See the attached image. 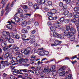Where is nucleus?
I'll return each mask as SVG.
<instances>
[{"label": "nucleus", "mask_w": 79, "mask_h": 79, "mask_svg": "<svg viewBox=\"0 0 79 79\" xmlns=\"http://www.w3.org/2000/svg\"><path fill=\"white\" fill-rule=\"evenodd\" d=\"M10 64V63L8 62V61H1V64L0 65V68L1 69H4L5 67L6 66H8Z\"/></svg>", "instance_id": "obj_1"}, {"label": "nucleus", "mask_w": 79, "mask_h": 79, "mask_svg": "<svg viewBox=\"0 0 79 79\" xmlns=\"http://www.w3.org/2000/svg\"><path fill=\"white\" fill-rule=\"evenodd\" d=\"M7 43L6 42H2L1 44V45L2 47H4L5 46L4 48H3L2 50H4V51H5L6 53H9L10 52V49H8V48H6V45Z\"/></svg>", "instance_id": "obj_2"}, {"label": "nucleus", "mask_w": 79, "mask_h": 79, "mask_svg": "<svg viewBox=\"0 0 79 79\" xmlns=\"http://www.w3.org/2000/svg\"><path fill=\"white\" fill-rule=\"evenodd\" d=\"M5 33L6 34V35L8 36V37H7V39H8V40H10V35L9 32H6L5 31H3V36H4V37H5V35H4Z\"/></svg>", "instance_id": "obj_6"}, {"label": "nucleus", "mask_w": 79, "mask_h": 79, "mask_svg": "<svg viewBox=\"0 0 79 79\" xmlns=\"http://www.w3.org/2000/svg\"><path fill=\"white\" fill-rule=\"evenodd\" d=\"M61 43H62V41L58 40H56L54 42V44H55L56 45H60V44H61Z\"/></svg>", "instance_id": "obj_11"}, {"label": "nucleus", "mask_w": 79, "mask_h": 79, "mask_svg": "<svg viewBox=\"0 0 79 79\" xmlns=\"http://www.w3.org/2000/svg\"><path fill=\"white\" fill-rule=\"evenodd\" d=\"M62 70H61V69H59L58 71H57V73H59L60 74V73H61V71Z\"/></svg>", "instance_id": "obj_60"}, {"label": "nucleus", "mask_w": 79, "mask_h": 79, "mask_svg": "<svg viewBox=\"0 0 79 79\" xmlns=\"http://www.w3.org/2000/svg\"><path fill=\"white\" fill-rule=\"evenodd\" d=\"M48 3L49 5H52V1H49L48 2Z\"/></svg>", "instance_id": "obj_58"}, {"label": "nucleus", "mask_w": 79, "mask_h": 79, "mask_svg": "<svg viewBox=\"0 0 79 79\" xmlns=\"http://www.w3.org/2000/svg\"><path fill=\"white\" fill-rule=\"evenodd\" d=\"M60 21L61 22V23H63L64 21V17H61L60 18Z\"/></svg>", "instance_id": "obj_28"}, {"label": "nucleus", "mask_w": 79, "mask_h": 79, "mask_svg": "<svg viewBox=\"0 0 79 79\" xmlns=\"http://www.w3.org/2000/svg\"><path fill=\"white\" fill-rule=\"evenodd\" d=\"M26 37V36L25 34L23 35L22 36V40H29V39L28 38L27 39H25V38Z\"/></svg>", "instance_id": "obj_18"}, {"label": "nucleus", "mask_w": 79, "mask_h": 79, "mask_svg": "<svg viewBox=\"0 0 79 79\" xmlns=\"http://www.w3.org/2000/svg\"><path fill=\"white\" fill-rule=\"evenodd\" d=\"M35 42V41L33 40H31L30 41V42L31 44H34Z\"/></svg>", "instance_id": "obj_57"}, {"label": "nucleus", "mask_w": 79, "mask_h": 79, "mask_svg": "<svg viewBox=\"0 0 79 79\" xmlns=\"http://www.w3.org/2000/svg\"><path fill=\"white\" fill-rule=\"evenodd\" d=\"M31 50V48L30 47H28L27 48L26 50L25 49H22L21 52L22 53H24L25 55H27L29 53L30 51Z\"/></svg>", "instance_id": "obj_3"}, {"label": "nucleus", "mask_w": 79, "mask_h": 79, "mask_svg": "<svg viewBox=\"0 0 79 79\" xmlns=\"http://www.w3.org/2000/svg\"><path fill=\"white\" fill-rule=\"evenodd\" d=\"M45 1V0H43ZM42 2H43V0H37V3L38 5H41L42 3Z\"/></svg>", "instance_id": "obj_21"}, {"label": "nucleus", "mask_w": 79, "mask_h": 79, "mask_svg": "<svg viewBox=\"0 0 79 79\" xmlns=\"http://www.w3.org/2000/svg\"><path fill=\"white\" fill-rule=\"evenodd\" d=\"M30 39H32L34 38V35H31L30 37Z\"/></svg>", "instance_id": "obj_54"}, {"label": "nucleus", "mask_w": 79, "mask_h": 79, "mask_svg": "<svg viewBox=\"0 0 79 79\" xmlns=\"http://www.w3.org/2000/svg\"><path fill=\"white\" fill-rule=\"evenodd\" d=\"M5 56L6 57V58H8V57H9V58L10 59H12L13 58V55H12V53H10L8 54V56Z\"/></svg>", "instance_id": "obj_10"}, {"label": "nucleus", "mask_w": 79, "mask_h": 79, "mask_svg": "<svg viewBox=\"0 0 79 79\" xmlns=\"http://www.w3.org/2000/svg\"><path fill=\"white\" fill-rule=\"evenodd\" d=\"M69 13V11H68L67 10L66 11H65L64 13V15L65 16H66L67 15H68V14Z\"/></svg>", "instance_id": "obj_36"}, {"label": "nucleus", "mask_w": 79, "mask_h": 79, "mask_svg": "<svg viewBox=\"0 0 79 79\" xmlns=\"http://www.w3.org/2000/svg\"><path fill=\"white\" fill-rule=\"evenodd\" d=\"M63 3L61 2H60L59 4V6H60V7H63Z\"/></svg>", "instance_id": "obj_47"}, {"label": "nucleus", "mask_w": 79, "mask_h": 79, "mask_svg": "<svg viewBox=\"0 0 79 79\" xmlns=\"http://www.w3.org/2000/svg\"><path fill=\"white\" fill-rule=\"evenodd\" d=\"M25 15H27L28 17H31V15H32V14H25Z\"/></svg>", "instance_id": "obj_51"}, {"label": "nucleus", "mask_w": 79, "mask_h": 79, "mask_svg": "<svg viewBox=\"0 0 79 79\" xmlns=\"http://www.w3.org/2000/svg\"><path fill=\"white\" fill-rule=\"evenodd\" d=\"M50 29L51 31H55V28L53 26H51Z\"/></svg>", "instance_id": "obj_33"}, {"label": "nucleus", "mask_w": 79, "mask_h": 79, "mask_svg": "<svg viewBox=\"0 0 79 79\" xmlns=\"http://www.w3.org/2000/svg\"><path fill=\"white\" fill-rule=\"evenodd\" d=\"M73 17L74 18H78L79 17V16L77 15V12H75L73 13Z\"/></svg>", "instance_id": "obj_12"}, {"label": "nucleus", "mask_w": 79, "mask_h": 79, "mask_svg": "<svg viewBox=\"0 0 79 79\" xmlns=\"http://www.w3.org/2000/svg\"><path fill=\"white\" fill-rule=\"evenodd\" d=\"M15 51H19V48L18 47H16L15 48Z\"/></svg>", "instance_id": "obj_55"}, {"label": "nucleus", "mask_w": 79, "mask_h": 79, "mask_svg": "<svg viewBox=\"0 0 79 79\" xmlns=\"http://www.w3.org/2000/svg\"><path fill=\"white\" fill-rule=\"evenodd\" d=\"M70 40H75V35L72 34V35H70V36L69 37Z\"/></svg>", "instance_id": "obj_15"}, {"label": "nucleus", "mask_w": 79, "mask_h": 79, "mask_svg": "<svg viewBox=\"0 0 79 79\" xmlns=\"http://www.w3.org/2000/svg\"><path fill=\"white\" fill-rule=\"evenodd\" d=\"M62 7L63 8V9H67V8H68V6H67V5H64L62 6Z\"/></svg>", "instance_id": "obj_50"}, {"label": "nucleus", "mask_w": 79, "mask_h": 79, "mask_svg": "<svg viewBox=\"0 0 79 79\" xmlns=\"http://www.w3.org/2000/svg\"><path fill=\"white\" fill-rule=\"evenodd\" d=\"M65 29H66V31H69V29H70V27L69 25H65Z\"/></svg>", "instance_id": "obj_26"}, {"label": "nucleus", "mask_w": 79, "mask_h": 79, "mask_svg": "<svg viewBox=\"0 0 79 79\" xmlns=\"http://www.w3.org/2000/svg\"><path fill=\"white\" fill-rule=\"evenodd\" d=\"M53 25L55 27L57 28L58 29H61L62 28V27L61 25L57 24L56 23H54Z\"/></svg>", "instance_id": "obj_7"}, {"label": "nucleus", "mask_w": 79, "mask_h": 79, "mask_svg": "<svg viewBox=\"0 0 79 79\" xmlns=\"http://www.w3.org/2000/svg\"><path fill=\"white\" fill-rule=\"evenodd\" d=\"M58 38H59L60 39H63V35L62 34H60L58 35Z\"/></svg>", "instance_id": "obj_41"}, {"label": "nucleus", "mask_w": 79, "mask_h": 79, "mask_svg": "<svg viewBox=\"0 0 79 79\" xmlns=\"http://www.w3.org/2000/svg\"><path fill=\"white\" fill-rule=\"evenodd\" d=\"M22 8L24 9H30V7L27 5L23 6Z\"/></svg>", "instance_id": "obj_24"}, {"label": "nucleus", "mask_w": 79, "mask_h": 79, "mask_svg": "<svg viewBox=\"0 0 79 79\" xmlns=\"http://www.w3.org/2000/svg\"><path fill=\"white\" fill-rule=\"evenodd\" d=\"M14 19L15 22L17 23H18L19 21V19L18 17L15 16L14 18Z\"/></svg>", "instance_id": "obj_20"}, {"label": "nucleus", "mask_w": 79, "mask_h": 79, "mask_svg": "<svg viewBox=\"0 0 79 79\" xmlns=\"http://www.w3.org/2000/svg\"><path fill=\"white\" fill-rule=\"evenodd\" d=\"M34 24H35V26H39V23H38L37 22H35V23Z\"/></svg>", "instance_id": "obj_63"}, {"label": "nucleus", "mask_w": 79, "mask_h": 79, "mask_svg": "<svg viewBox=\"0 0 79 79\" xmlns=\"http://www.w3.org/2000/svg\"><path fill=\"white\" fill-rule=\"evenodd\" d=\"M68 31L67 30H64V35L67 36V37L69 38L70 35H72V33L71 32H68Z\"/></svg>", "instance_id": "obj_5"}, {"label": "nucleus", "mask_w": 79, "mask_h": 79, "mask_svg": "<svg viewBox=\"0 0 79 79\" xmlns=\"http://www.w3.org/2000/svg\"><path fill=\"white\" fill-rule=\"evenodd\" d=\"M26 24H27V22L26 21H24L22 23V26H26Z\"/></svg>", "instance_id": "obj_27"}, {"label": "nucleus", "mask_w": 79, "mask_h": 79, "mask_svg": "<svg viewBox=\"0 0 79 79\" xmlns=\"http://www.w3.org/2000/svg\"><path fill=\"white\" fill-rule=\"evenodd\" d=\"M70 31L71 32V33L73 34H76V29L73 27H72L70 28Z\"/></svg>", "instance_id": "obj_9"}, {"label": "nucleus", "mask_w": 79, "mask_h": 79, "mask_svg": "<svg viewBox=\"0 0 79 79\" xmlns=\"http://www.w3.org/2000/svg\"><path fill=\"white\" fill-rule=\"evenodd\" d=\"M55 69V65H52L51 66V68L50 69V70L52 72L53 71H54Z\"/></svg>", "instance_id": "obj_17"}, {"label": "nucleus", "mask_w": 79, "mask_h": 79, "mask_svg": "<svg viewBox=\"0 0 79 79\" xmlns=\"http://www.w3.org/2000/svg\"><path fill=\"white\" fill-rule=\"evenodd\" d=\"M18 56L19 58H22V57H23V55L22 54L20 53L19 54Z\"/></svg>", "instance_id": "obj_61"}, {"label": "nucleus", "mask_w": 79, "mask_h": 79, "mask_svg": "<svg viewBox=\"0 0 79 79\" xmlns=\"http://www.w3.org/2000/svg\"><path fill=\"white\" fill-rule=\"evenodd\" d=\"M18 12L19 13H23V11L21 9H19L18 10Z\"/></svg>", "instance_id": "obj_37"}, {"label": "nucleus", "mask_w": 79, "mask_h": 79, "mask_svg": "<svg viewBox=\"0 0 79 79\" xmlns=\"http://www.w3.org/2000/svg\"><path fill=\"white\" fill-rule=\"evenodd\" d=\"M53 35L54 37H57L58 35V34L57 32H53Z\"/></svg>", "instance_id": "obj_25"}, {"label": "nucleus", "mask_w": 79, "mask_h": 79, "mask_svg": "<svg viewBox=\"0 0 79 79\" xmlns=\"http://www.w3.org/2000/svg\"><path fill=\"white\" fill-rule=\"evenodd\" d=\"M48 53V52H44L43 51H40L39 53V55H40V56H44V55H45L46 54V53Z\"/></svg>", "instance_id": "obj_8"}, {"label": "nucleus", "mask_w": 79, "mask_h": 79, "mask_svg": "<svg viewBox=\"0 0 79 79\" xmlns=\"http://www.w3.org/2000/svg\"><path fill=\"white\" fill-rule=\"evenodd\" d=\"M7 0H2L1 3L3 4V5H2V8L5 7V4H6V2H7Z\"/></svg>", "instance_id": "obj_14"}, {"label": "nucleus", "mask_w": 79, "mask_h": 79, "mask_svg": "<svg viewBox=\"0 0 79 79\" xmlns=\"http://www.w3.org/2000/svg\"><path fill=\"white\" fill-rule=\"evenodd\" d=\"M13 61L14 62H18V64H21L22 62H23V61L24 60L23 59H21L19 60H18V59H17V58L15 57H13L12 58Z\"/></svg>", "instance_id": "obj_4"}, {"label": "nucleus", "mask_w": 79, "mask_h": 79, "mask_svg": "<svg viewBox=\"0 0 79 79\" xmlns=\"http://www.w3.org/2000/svg\"><path fill=\"white\" fill-rule=\"evenodd\" d=\"M22 32L23 34H26L27 33V31L26 29L24 28L22 30Z\"/></svg>", "instance_id": "obj_19"}, {"label": "nucleus", "mask_w": 79, "mask_h": 79, "mask_svg": "<svg viewBox=\"0 0 79 79\" xmlns=\"http://www.w3.org/2000/svg\"><path fill=\"white\" fill-rule=\"evenodd\" d=\"M8 42L10 44H13L14 43V40H8Z\"/></svg>", "instance_id": "obj_46"}, {"label": "nucleus", "mask_w": 79, "mask_h": 79, "mask_svg": "<svg viewBox=\"0 0 79 79\" xmlns=\"http://www.w3.org/2000/svg\"><path fill=\"white\" fill-rule=\"evenodd\" d=\"M22 71L23 73H27V69H23Z\"/></svg>", "instance_id": "obj_56"}, {"label": "nucleus", "mask_w": 79, "mask_h": 79, "mask_svg": "<svg viewBox=\"0 0 79 79\" xmlns=\"http://www.w3.org/2000/svg\"><path fill=\"white\" fill-rule=\"evenodd\" d=\"M65 73V72L64 71H63L59 73V75L60 76H62L64 75Z\"/></svg>", "instance_id": "obj_35"}, {"label": "nucleus", "mask_w": 79, "mask_h": 79, "mask_svg": "<svg viewBox=\"0 0 79 79\" xmlns=\"http://www.w3.org/2000/svg\"><path fill=\"white\" fill-rule=\"evenodd\" d=\"M6 27L8 29H12V25L9 24L6 26Z\"/></svg>", "instance_id": "obj_29"}, {"label": "nucleus", "mask_w": 79, "mask_h": 79, "mask_svg": "<svg viewBox=\"0 0 79 79\" xmlns=\"http://www.w3.org/2000/svg\"><path fill=\"white\" fill-rule=\"evenodd\" d=\"M28 5L30 6H32V5H33V4H32V3L31 2H29L28 3Z\"/></svg>", "instance_id": "obj_59"}, {"label": "nucleus", "mask_w": 79, "mask_h": 79, "mask_svg": "<svg viewBox=\"0 0 79 79\" xmlns=\"http://www.w3.org/2000/svg\"><path fill=\"white\" fill-rule=\"evenodd\" d=\"M57 74V72L56 71H54L52 72V75L54 76H55Z\"/></svg>", "instance_id": "obj_30"}, {"label": "nucleus", "mask_w": 79, "mask_h": 79, "mask_svg": "<svg viewBox=\"0 0 79 79\" xmlns=\"http://www.w3.org/2000/svg\"><path fill=\"white\" fill-rule=\"evenodd\" d=\"M44 10H45V11H49V9L47 6H45L44 7Z\"/></svg>", "instance_id": "obj_45"}, {"label": "nucleus", "mask_w": 79, "mask_h": 79, "mask_svg": "<svg viewBox=\"0 0 79 79\" xmlns=\"http://www.w3.org/2000/svg\"><path fill=\"white\" fill-rule=\"evenodd\" d=\"M13 74H14V75H15V76H16L18 75V72H19V70H17L16 69H15L14 71H13Z\"/></svg>", "instance_id": "obj_13"}, {"label": "nucleus", "mask_w": 79, "mask_h": 79, "mask_svg": "<svg viewBox=\"0 0 79 79\" xmlns=\"http://www.w3.org/2000/svg\"><path fill=\"white\" fill-rule=\"evenodd\" d=\"M51 11L53 14H55L56 13V10L54 9H53Z\"/></svg>", "instance_id": "obj_31"}, {"label": "nucleus", "mask_w": 79, "mask_h": 79, "mask_svg": "<svg viewBox=\"0 0 79 79\" xmlns=\"http://www.w3.org/2000/svg\"><path fill=\"white\" fill-rule=\"evenodd\" d=\"M69 21V19H66L64 20V22L65 23H68Z\"/></svg>", "instance_id": "obj_53"}, {"label": "nucleus", "mask_w": 79, "mask_h": 79, "mask_svg": "<svg viewBox=\"0 0 79 79\" xmlns=\"http://www.w3.org/2000/svg\"><path fill=\"white\" fill-rule=\"evenodd\" d=\"M15 37L16 39H19L20 38V36L19 35H17L15 36Z\"/></svg>", "instance_id": "obj_43"}, {"label": "nucleus", "mask_w": 79, "mask_h": 79, "mask_svg": "<svg viewBox=\"0 0 79 79\" xmlns=\"http://www.w3.org/2000/svg\"><path fill=\"white\" fill-rule=\"evenodd\" d=\"M79 8L78 7H75L73 9V10L75 11H77L79 9Z\"/></svg>", "instance_id": "obj_48"}, {"label": "nucleus", "mask_w": 79, "mask_h": 79, "mask_svg": "<svg viewBox=\"0 0 79 79\" xmlns=\"http://www.w3.org/2000/svg\"><path fill=\"white\" fill-rule=\"evenodd\" d=\"M53 14L52 13V12L51 11V12H48V16H52V15H53Z\"/></svg>", "instance_id": "obj_44"}, {"label": "nucleus", "mask_w": 79, "mask_h": 79, "mask_svg": "<svg viewBox=\"0 0 79 79\" xmlns=\"http://www.w3.org/2000/svg\"><path fill=\"white\" fill-rule=\"evenodd\" d=\"M35 73L36 75H39L40 74V72L38 70L35 71Z\"/></svg>", "instance_id": "obj_40"}, {"label": "nucleus", "mask_w": 79, "mask_h": 79, "mask_svg": "<svg viewBox=\"0 0 79 79\" xmlns=\"http://www.w3.org/2000/svg\"><path fill=\"white\" fill-rule=\"evenodd\" d=\"M76 5L77 6V7L79 8V2H77L76 3Z\"/></svg>", "instance_id": "obj_64"}, {"label": "nucleus", "mask_w": 79, "mask_h": 79, "mask_svg": "<svg viewBox=\"0 0 79 79\" xmlns=\"http://www.w3.org/2000/svg\"><path fill=\"white\" fill-rule=\"evenodd\" d=\"M48 19L51 21V20H53V17L52 16H50L48 17Z\"/></svg>", "instance_id": "obj_49"}, {"label": "nucleus", "mask_w": 79, "mask_h": 79, "mask_svg": "<svg viewBox=\"0 0 79 79\" xmlns=\"http://www.w3.org/2000/svg\"><path fill=\"white\" fill-rule=\"evenodd\" d=\"M34 7L36 9H39V5L36 4H35L34 5Z\"/></svg>", "instance_id": "obj_22"}, {"label": "nucleus", "mask_w": 79, "mask_h": 79, "mask_svg": "<svg viewBox=\"0 0 79 79\" xmlns=\"http://www.w3.org/2000/svg\"><path fill=\"white\" fill-rule=\"evenodd\" d=\"M60 70L63 71V70H64L65 69H66V67L65 66H63L61 67L60 68Z\"/></svg>", "instance_id": "obj_52"}, {"label": "nucleus", "mask_w": 79, "mask_h": 79, "mask_svg": "<svg viewBox=\"0 0 79 79\" xmlns=\"http://www.w3.org/2000/svg\"><path fill=\"white\" fill-rule=\"evenodd\" d=\"M10 79H18L17 78L15 77L13 75H10Z\"/></svg>", "instance_id": "obj_34"}, {"label": "nucleus", "mask_w": 79, "mask_h": 79, "mask_svg": "<svg viewBox=\"0 0 79 79\" xmlns=\"http://www.w3.org/2000/svg\"><path fill=\"white\" fill-rule=\"evenodd\" d=\"M18 77H20L21 78H22V79H25V78L24 77H23V76H22V75H18Z\"/></svg>", "instance_id": "obj_62"}, {"label": "nucleus", "mask_w": 79, "mask_h": 79, "mask_svg": "<svg viewBox=\"0 0 79 79\" xmlns=\"http://www.w3.org/2000/svg\"><path fill=\"white\" fill-rule=\"evenodd\" d=\"M7 23H9V24H11V23H13L14 24H15V25L16 24V23H15V22H14L12 20H11L10 22L8 21L7 22Z\"/></svg>", "instance_id": "obj_42"}, {"label": "nucleus", "mask_w": 79, "mask_h": 79, "mask_svg": "<svg viewBox=\"0 0 79 79\" xmlns=\"http://www.w3.org/2000/svg\"><path fill=\"white\" fill-rule=\"evenodd\" d=\"M15 62H14L13 60H12L10 61V63H9L10 65H12L13 66H14V65H15V64H15Z\"/></svg>", "instance_id": "obj_32"}, {"label": "nucleus", "mask_w": 79, "mask_h": 79, "mask_svg": "<svg viewBox=\"0 0 79 79\" xmlns=\"http://www.w3.org/2000/svg\"><path fill=\"white\" fill-rule=\"evenodd\" d=\"M71 77H72V75L69 74L66 76V78L65 79H73V78H71Z\"/></svg>", "instance_id": "obj_16"}, {"label": "nucleus", "mask_w": 79, "mask_h": 79, "mask_svg": "<svg viewBox=\"0 0 79 79\" xmlns=\"http://www.w3.org/2000/svg\"><path fill=\"white\" fill-rule=\"evenodd\" d=\"M40 76L41 77H44L45 76V73L44 72H41L40 74Z\"/></svg>", "instance_id": "obj_38"}, {"label": "nucleus", "mask_w": 79, "mask_h": 79, "mask_svg": "<svg viewBox=\"0 0 79 79\" xmlns=\"http://www.w3.org/2000/svg\"><path fill=\"white\" fill-rule=\"evenodd\" d=\"M71 21L72 23H76V22H77V20L76 19H71Z\"/></svg>", "instance_id": "obj_39"}, {"label": "nucleus", "mask_w": 79, "mask_h": 79, "mask_svg": "<svg viewBox=\"0 0 79 79\" xmlns=\"http://www.w3.org/2000/svg\"><path fill=\"white\" fill-rule=\"evenodd\" d=\"M31 59H30V61H34L35 60V55L32 56L31 57Z\"/></svg>", "instance_id": "obj_23"}]
</instances>
